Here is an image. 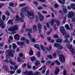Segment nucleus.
I'll list each match as a JSON object with an SVG mask.
<instances>
[{
    "label": "nucleus",
    "mask_w": 75,
    "mask_h": 75,
    "mask_svg": "<svg viewBox=\"0 0 75 75\" xmlns=\"http://www.w3.org/2000/svg\"><path fill=\"white\" fill-rule=\"evenodd\" d=\"M26 4H22L19 5V7H23V6H25Z\"/></svg>",
    "instance_id": "79ce46f5"
},
{
    "label": "nucleus",
    "mask_w": 75,
    "mask_h": 75,
    "mask_svg": "<svg viewBox=\"0 0 75 75\" xmlns=\"http://www.w3.org/2000/svg\"><path fill=\"white\" fill-rule=\"evenodd\" d=\"M17 73H18V74H20V73L21 72V70L18 69L17 70Z\"/></svg>",
    "instance_id": "69168bd1"
},
{
    "label": "nucleus",
    "mask_w": 75,
    "mask_h": 75,
    "mask_svg": "<svg viewBox=\"0 0 75 75\" xmlns=\"http://www.w3.org/2000/svg\"><path fill=\"white\" fill-rule=\"evenodd\" d=\"M37 26L38 27L39 33H40L41 32V29L42 28V25H41L40 23H39L38 24Z\"/></svg>",
    "instance_id": "ddd939ff"
},
{
    "label": "nucleus",
    "mask_w": 75,
    "mask_h": 75,
    "mask_svg": "<svg viewBox=\"0 0 75 75\" xmlns=\"http://www.w3.org/2000/svg\"><path fill=\"white\" fill-rule=\"evenodd\" d=\"M66 47L67 48L70 50V51L71 52H72V55H74L73 53L75 52V50L72 47V45L70 44H67L66 45Z\"/></svg>",
    "instance_id": "20e7f679"
},
{
    "label": "nucleus",
    "mask_w": 75,
    "mask_h": 75,
    "mask_svg": "<svg viewBox=\"0 0 75 75\" xmlns=\"http://www.w3.org/2000/svg\"><path fill=\"white\" fill-rule=\"evenodd\" d=\"M5 14H6V15L8 16H9L10 15V12H9L8 11H6L5 12Z\"/></svg>",
    "instance_id": "2f4dec72"
},
{
    "label": "nucleus",
    "mask_w": 75,
    "mask_h": 75,
    "mask_svg": "<svg viewBox=\"0 0 75 75\" xmlns=\"http://www.w3.org/2000/svg\"><path fill=\"white\" fill-rule=\"evenodd\" d=\"M53 37L55 38H59V37H58V35H54Z\"/></svg>",
    "instance_id": "c03bdc74"
},
{
    "label": "nucleus",
    "mask_w": 75,
    "mask_h": 75,
    "mask_svg": "<svg viewBox=\"0 0 75 75\" xmlns=\"http://www.w3.org/2000/svg\"><path fill=\"white\" fill-rule=\"evenodd\" d=\"M25 41L27 44H29L30 43V40L28 39H26Z\"/></svg>",
    "instance_id": "bf43d9fd"
},
{
    "label": "nucleus",
    "mask_w": 75,
    "mask_h": 75,
    "mask_svg": "<svg viewBox=\"0 0 75 75\" xmlns=\"http://www.w3.org/2000/svg\"><path fill=\"white\" fill-rule=\"evenodd\" d=\"M38 14L39 16V18H40V20L41 21H44V17L43 16H42L41 14H40V12H38Z\"/></svg>",
    "instance_id": "1a4fd4ad"
},
{
    "label": "nucleus",
    "mask_w": 75,
    "mask_h": 75,
    "mask_svg": "<svg viewBox=\"0 0 75 75\" xmlns=\"http://www.w3.org/2000/svg\"><path fill=\"white\" fill-rule=\"evenodd\" d=\"M33 3L36 6H38V2H37L35 1H33Z\"/></svg>",
    "instance_id": "72a5a7b5"
},
{
    "label": "nucleus",
    "mask_w": 75,
    "mask_h": 75,
    "mask_svg": "<svg viewBox=\"0 0 75 75\" xmlns=\"http://www.w3.org/2000/svg\"><path fill=\"white\" fill-rule=\"evenodd\" d=\"M63 13H64V14H67V11H68V10L67 9L64 8L63 9Z\"/></svg>",
    "instance_id": "c9c22d12"
},
{
    "label": "nucleus",
    "mask_w": 75,
    "mask_h": 75,
    "mask_svg": "<svg viewBox=\"0 0 75 75\" xmlns=\"http://www.w3.org/2000/svg\"><path fill=\"white\" fill-rule=\"evenodd\" d=\"M21 58L20 57H18V59H17L18 62H21Z\"/></svg>",
    "instance_id": "864d4df0"
},
{
    "label": "nucleus",
    "mask_w": 75,
    "mask_h": 75,
    "mask_svg": "<svg viewBox=\"0 0 75 75\" xmlns=\"http://www.w3.org/2000/svg\"><path fill=\"white\" fill-rule=\"evenodd\" d=\"M15 52V50H9L6 52L7 55L6 56V59H8L9 58L11 57L12 58L14 57V54Z\"/></svg>",
    "instance_id": "f257e3e1"
},
{
    "label": "nucleus",
    "mask_w": 75,
    "mask_h": 75,
    "mask_svg": "<svg viewBox=\"0 0 75 75\" xmlns=\"http://www.w3.org/2000/svg\"><path fill=\"white\" fill-rule=\"evenodd\" d=\"M58 1L59 3H61L62 4H63V5L65 4V2L64 1H62V0H58Z\"/></svg>",
    "instance_id": "c756f323"
},
{
    "label": "nucleus",
    "mask_w": 75,
    "mask_h": 75,
    "mask_svg": "<svg viewBox=\"0 0 75 75\" xmlns=\"http://www.w3.org/2000/svg\"><path fill=\"white\" fill-rule=\"evenodd\" d=\"M51 30H49V32H47V33H46L47 35H50V34H51Z\"/></svg>",
    "instance_id": "603ef678"
},
{
    "label": "nucleus",
    "mask_w": 75,
    "mask_h": 75,
    "mask_svg": "<svg viewBox=\"0 0 75 75\" xmlns=\"http://www.w3.org/2000/svg\"><path fill=\"white\" fill-rule=\"evenodd\" d=\"M9 6H11V7H12V6H14V4L13 3L10 2L9 3Z\"/></svg>",
    "instance_id": "052dcab7"
},
{
    "label": "nucleus",
    "mask_w": 75,
    "mask_h": 75,
    "mask_svg": "<svg viewBox=\"0 0 75 75\" xmlns=\"http://www.w3.org/2000/svg\"><path fill=\"white\" fill-rule=\"evenodd\" d=\"M60 32L61 33H62L63 35V36H65V37L64 38H69V35H67V33H66L65 31V30L64 29V27L61 26L60 27Z\"/></svg>",
    "instance_id": "f03ea898"
},
{
    "label": "nucleus",
    "mask_w": 75,
    "mask_h": 75,
    "mask_svg": "<svg viewBox=\"0 0 75 75\" xmlns=\"http://www.w3.org/2000/svg\"><path fill=\"white\" fill-rule=\"evenodd\" d=\"M60 71V70H59V68L57 67H56L55 71L54 72V73L55 75H58Z\"/></svg>",
    "instance_id": "f8f14e48"
},
{
    "label": "nucleus",
    "mask_w": 75,
    "mask_h": 75,
    "mask_svg": "<svg viewBox=\"0 0 75 75\" xmlns=\"http://www.w3.org/2000/svg\"><path fill=\"white\" fill-rule=\"evenodd\" d=\"M40 46L41 50L43 51V50H44V46L42 45L41 44L40 45Z\"/></svg>",
    "instance_id": "f704fd0d"
},
{
    "label": "nucleus",
    "mask_w": 75,
    "mask_h": 75,
    "mask_svg": "<svg viewBox=\"0 0 75 75\" xmlns=\"http://www.w3.org/2000/svg\"><path fill=\"white\" fill-rule=\"evenodd\" d=\"M17 44L19 45H20V48H22L23 47V45H24V42H17Z\"/></svg>",
    "instance_id": "9b49d317"
},
{
    "label": "nucleus",
    "mask_w": 75,
    "mask_h": 75,
    "mask_svg": "<svg viewBox=\"0 0 75 75\" xmlns=\"http://www.w3.org/2000/svg\"><path fill=\"white\" fill-rule=\"evenodd\" d=\"M65 23H66V17H64V19L63 20V23L65 24Z\"/></svg>",
    "instance_id": "e2e57ef3"
},
{
    "label": "nucleus",
    "mask_w": 75,
    "mask_h": 75,
    "mask_svg": "<svg viewBox=\"0 0 75 75\" xmlns=\"http://www.w3.org/2000/svg\"><path fill=\"white\" fill-rule=\"evenodd\" d=\"M28 74L29 75H38L40 74V72H36L34 74L33 72L30 71L28 72Z\"/></svg>",
    "instance_id": "9d476101"
},
{
    "label": "nucleus",
    "mask_w": 75,
    "mask_h": 75,
    "mask_svg": "<svg viewBox=\"0 0 75 75\" xmlns=\"http://www.w3.org/2000/svg\"><path fill=\"white\" fill-rule=\"evenodd\" d=\"M8 31H14L12 26H11L10 28H8Z\"/></svg>",
    "instance_id": "58836bf2"
},
{
    "label": "nucleus",
    "mask_w": 75,
    "mask_h": 75,
    "mask_svg": "<svg viewBox=\"0 0 75 75\" xmlns=\"http://www.w3.org/2000/svg\"><path fill=\"white\" fill-rule=\"evenodd\" d=\"M31 60L32 62H34V60L36 59V58L34 56H33L30 57Z\"/></svg>",
    "instance_id": "4be33fe9"
},
{
    "label": "nucleus",
    "mask_w": 75,
    "mask_h": 75,
    "mask_svg": "<svg viewBox=\"0 0 75 75\" xmlns=\"http://www.w3.org/2000/svg\"><path fill=\"white\" fill-rule=\"evenodd\" d=\"M6 24H4V22L1 21V18L0 17V26L2 28H4Z\"/></svg>",
    "instance_id": "6e6552de"
},
{
    "label": "nucleus",
    "mask_w": 75,
    "mask_h": 75,
    "mask_svg": "<svg viewBox=\"0 0 75 75\" xmlns=\"http://www.w3.org/2000/svg\"><path fill=\"white\" fill-rule=\"evenodd\" d=\"M72 21L73 22H75V18H73L71 19Z\"/></svg>",
    "instance_id": "774afa93"
},
{
    "label": "nucleus",
    "mask_w": 75,
    "mask_h": 75,
    "mask_svg": "<svg viewBox=\"0 0 75 75\" xmlns=\"http://www.w3.org/2000/svg\"><path fill=\"white\" fill-rule=\"evenodd\" d=\"M8 9H9V10H10V11H11L12 13H15V11H14L13 9H12L11 7H8Z\"/></svg>",
    "instance_id": "aec40b11"
},
{
    "label": "nucleus",
    "mask_w": 75,
    "mask_h": 75,
    "mask_svg": "<svg viewBox=\"0 0 75 75\" xmlns=\"http://www.w3.org/2000/svg\"><path fill=\"white\" fill-rule=\"evenodd\" d=\"M19 55L20 57H22V58H25V57L24 56V55H23V54L21 53H20L19 54Z\"/></svg>",
    "instance_id": "4c0bfd02"
},
{
    "label": "nucleus",
    "mask_w": 75,
    "mask_h": 75,
    "mask_svg": "<svg viewBox=\"0 0 75 75\" xmlns=\"http://www.w3.org/2000/svg\"><path fill=\"white\" fill-rule=\"evenodd\" d=\"M33 29L34 31H35V32L37 31V26H36V25H34L33 26Z\"/></svg>",
    "instance_id": "a211bd4d"
},
{
    "label": "nucleus",
    "mask_w": 75,
    "mask_h": 75,
    "mask_svg": "<svg viewBox=\"0 0 75 75\" xmlns=\"http://www.w3.org/2000/svg\"><path fill=\"white\" fill-rule=\"evenodd\" d=\"M13 48L14 50H15L16 48H17V45H16V44L14 43L12 44Z\"/></svg>",
    "instance_id": "cd10ccee"
},
{
    "label": "nucleus",
    "mask_w": 75,
    "mask_h": 75,
    "mask_svg": "<svg viewBox=\"0 0 75 75\" xmlns=\"http://www.w3.org/2000/svg\"><path fill=\"white\" fill-rule=\"evenodd\" d=\"M14 38L16 40H19L20 38L19 35L18 34H16L14 36Z\"/></svg>",
    "instance_id": "4468645a"
},
{
    "label": "nucleus",
    "mask_w": 75,
    "mask_h": 75,
    "mask_svg": "<svg viewBox=\"0 0 75 75\" xmlns=\"http://www.w3.org/2000/svg\"><path fill=\"white\" fill-rule=\"evenodd\" d=\"M23 18H20L19 16L18 15H16L15 16V20L16 21H20L21 23H23L24 22V20H23Z\"/></svg>",
    "instance_id": "423d86ee"
},
{
    "label": "nucleus",
    "mask_w": 75,
    "mask_h": 75,
    "mask_svg": "<svg viewBox=\"0 0 75 75\" xmlns=\"http://www.w3.org/2000/svg\"><path fill=\"white\" fill-rule=\"evenodd\" d=\"M35 66H38L39 64H40V61L39 60H36L35 63Z\"/></svg>",
    "instance_id": "2eb2a0df"
},
{
    "label": "nucleus",
    "mask_w": 75,
    "mask_h": 75,
    "mask_svg": "<svg viewBox=\"0 0 75 75\" xmlns=\"http://www.w3.org/2000/svg\"><path fill=\"white\" fill-rule=\"evenodd\" d=\"M27 67L29 69H31V66L29 64H28Z\"/></svg>",
    "instance_id": "338daca9"
},
{
    "label": "nucleus",
    "mask_w": 75,
    "mask_h": 75,
    "mask_svg": "<svg viewBox=\"0 0 75 75\" xmlns=\"http://www.w3.org/2000/svg\"><path fill=\"white\" fill-rule=\"evenodd\" d=\"M4 62H5L6 63H8L9 61L7 59H4L3 61Z\"/></svg>",
    "instance_id": "6e6d98bb"
},
{
    "label": "nucleus",
    "mask_w": 75,
    "mask_h": 75,
    "mask_svg": "<svg viewBox=\"0 0 75 75\" xmlns=\"http://www.w3.org/2000/svg\"><path fill=\"white\" fill-rule=\"evenodd\" d=\"M64 42H68V43H70V41L68 40V39L67 38L65 39Z\"/></svg>",
    "instance_id": "a19ab883"
},
{
    "label": "nucleus",
    "mask_w": 75,
    "mask_h": 75,
    "mask_svg": "<svg viewBox=\"0 0 75 75\" xmlns=\"http://www.w3.org/2000/svg\"><path fill=\"white\" fill-rule=\"evenodd\" d=\"M74 16H75V13L74 12L70 11L68 14V16L69 18H72Z\"/></svg>",
    "instance_id": "0eeeda50"
},
{
    "label": "nucleus",
    "mask_w": 75,
    "mask_h": 75,
    "mask_svg": "<svg viewBox=\"0 0 75 75\" xmlns=\"http://www.w3.org/2000/svg\"><path fill=\"white\" fill-rule=\"evenodd\" d=\"M20 14L21 17L23 18H25V16H24V13H22V12H20Z\"/></svg>",
    "instance_id": "393cba45"
},
{
    "label": "nucleus",
    "mask_w": 75,
    "mask_h": 75,
    "mask_svg": "<svg viewBox=\"0 0 75 75\" xmlns=\"http://www.w3.org/2000/svg\"><path fill=\"white\" fill-rule=\"evenodd\" d=\"M29 54L30 55H33V51L31 49L30 50V52H29Z\"/></svg>",
    "instance_id": "7c9ffc66"
},
{
    "label": "nucleus",
    "mask_w": 75,
    "mask_h": 75,
    "mask_svg": "<svg viewBox=\"0 0 75 75\" xmlns=\"http://www.w3.org/2000/svg\"><path fill=\"white\" fill-rule=\"evenodd\" d=\"M34 47L35 48H37L39 50H40V47H39V45L38 44H35L34 45Z\"/></svg>",
    "instance_id": "5701e85b"
},
{
    "label": "nucleus",
    "mask_w": 75,
    "mask_h": 75,
    "mask_svg": "<svg viewBox=\"0 0 75 75\" xmlns=\"http://www.w3.org/2000/svg\"><path fill=\"white\" fill-rule=\"evenodd\" d=\"M47 69V68L45 67V66H44L43 67V70L42 71V74H45V71Z\"/></svg>",
    "instance_id": "412c9836"
},
{
    "label": "nucleus",
    "mask_w": 75,
    "mask_h": 75,
    "mask_svg": "<svg viewBox=\"0 0 75 75\" xmlns=\"http://www.w3.org/2000/svg\"><path fill=\"white\" fill-rule=\"evenodd\" d=\"M56 42H57L58 43H60V42H62V39L59 38L58 39H57L56 40Z\"/></svg>",
    "instance_id": "b1692460"
},
{
    "label": "nucleus",
    "mask_w": 75,
    "mask_h": 75,
    "mask_svg": "<svg viewBox=\"0 0 75 75\" xmlns=\"http://www.w3.org/2000/svg\"><path fill=\"white\" fill-rule=\"evenodd\" d=\"M21 41H25V40H26V39H25V38L24 37H22L21 38Z\"/></svg>",
    "instance_id": "8fccbe9b"
},
{
    "label": "nucleus",
    "mask_w": 75,
    "mask_h": 75,
    "mask_svg": "<svg viewBox=\"0 0 75 75\" xmlns=\"http://www.w3.org/2000/svg\"><path fill=\"white\" fill-rule=\"evenodd\" d=\"M2 19L4 21L6 19V16L4 15L2 16Z\"/></svg>",
    "instance_id": "680f3d73"
},
{
    "label": "nucleus",
    "mask_w": 75,
    "mask_h": 75,
    "mask_svg": "<svg viewBox=\"0 0 75 75\" xmlns=\"http://www.w3.org/2000/svg\"><path fill=\"white\" fill-rule=\"evenodd\" d=\"M58 48L59 50H62L63 49V46L62 45H59Z\"/></svg>",
    "instance_id": "bb28decb"
},
{
    "label": "nucleus",
    "mask_w": 75,
    "mask_h": 75,
    "mask_svg": "<svg viewBox=\"0 0 75 75\" xmlns=\"http://www.w3.org/2000/svg\"><path fill=\"white\" fill-rule=\"evenodd\" d=\"M12 27L13 31H16V30H17V29H18V26L16 25H14L13 27Z\"/></svg>",
    "instance_id": "6ab92c4d"
},
{
    "label": "nucleus",
    "mask_w": 75,
    "mask_h": 75,
    "mask_svg": "<svg viewBox=\"0 0 75 75\" xmlns=\"http://www.w3.org/2000/svg\"><path fill=\"white\" fill-rule=\"evenodd\" d=\"M5 71H6V72H9V71L7 69V66H6L5 67Z\"/></svg>",
    "instance_id": "49530a36"
},
{
    "label": "nucleus",
    "mask_w": 75,
    "mask_h": 75,
    "mask_svg": "<svg viewBox=\"0 0 75 75\" xmlns=\"http://www.w3.org/2000/svg\"><path fill=\"white\" fill-rule=\"evenodd\" d=\"M10 73H11V74L13 75V74H14V73H15V71H13L11 70L10 71Z\"/></svg>",
    "instance_id": "0e129e2a"
},
{
    "label": "nucleus",
    "mask_w": 75,
    "mask_h": 75,
    "mask_svg": "<svg viewBox=\"0 0 75 75\" xmlns=\"http://www.w3.org/2000/svg\"><path fill=\"white\" fill-rule=\"evenodd\" d=\"M36 54L37 57H40V56H41V55L40 54V52L38 51L37 52Z\"/></svg>",
    "instance_id": "e433bc0d"
},
{
    "label": "nucleus",
    "mask_w": 75,
    "mask_h": 75,
    "mask_svg": "<svg viewBox=\"0 0 75 75\" xmlns=\"http://www.w3.org/2000/svg\"><path fill=\"white\" fill-rule=\"evenodd\" d=\"M60 24V23H59V21H58V20H57L56 21V24L57 26H59V24Z\"/></svg>",
    "instance_id": "37998d69"
},
{
    "label": "nucleus",
    "mask_w": 75,
    "mask_h": 75,
    "mask_svg": "<svg viewBox=\"0 0 75 75\" xmlns=\"http://www.w3.org/2000/svg\"><path fill=\"white\" fill-rule=\"evenodd\" d=\"M55 62L57 64V65H60V62H59L57 60H56Z\"/></svg>",
    "instance_id": "3c124183"
},
{
    "label": "nucleus",
    "mask_w": 75,
    "mask_h": 75,
    "mask_svg": "<svg viewBox=\"0 0 75 75\" xmlns=\"http://www.w3.org/2000/svg\"><path fill=\"white\" fill-rule=\"evenodd\" d=\"M28 35L29 37V38H30V40H31V38H32V36H31V35L30 33H28Z\"/></svg>",
    "instance_id": "ea45409f"
},
{
    "label": "nucleus",
    "mask_w": 75,
    "mask_h": 75,
    "mask_svg": "<svg viewBox=\"0 0 75 75\" xmlns=\"http://www.w3.org/2000/svg\"><path fill=\"white\" fill-rule=\"evenodd\" d=\"M65 27L66 28H67V30H70V28H69V26L68 24H67L65 25Z\"/></svg>",
    "instance_id": "473e14b6"
},
{
    "label": "nucleus",
    "mask_w": 75,
    "mask_h": 75,
    "mask_svg": "<svg viewBox=\"0 0 75 75\" xmlns=\"http://www.w3.org/2000/svg\"><path fill=\"white\" fill-rule=\"evenodd\" d=\"M15 18H13L12 20L10 19V20H9L8 21V23L9 24H11V25H13V23H12L13 20H14Z\"/></svg>",
    "instance_id": "f3484780"
},
{
    "label": "nucleus",
    "mask_w": 75,
    "mask_h": 75,
    "mask_svg": "<svg viewBox=\"0 0 75 75\" xmlns=\"http://www.w3.org/2000/svg\"><path fill=\"white\" fill-rule=\"evenodd\" d=\"M59 60L63 63H64L65 61V57L62 54H61L59 56Z\"/></svg>",
    "instance_id": "39448f33"
},
{
    "label": "nucleus",
    "mask_w": 75,
    "mask_h": 75,
    "mask_svg": "<svg viewBox=\"0 0 75 75\" xmlns=\"http://www.w3.org/2000/svg\"><path fill=\"white\" fill-rule=\"evenodd\" d=\"M71 7L73 8V9H74L75 10V4H72L71 5Z\"/></svg>",
    "instance_id": "a878e982"
},
{
    "label": "nucleus",
    "mask_w": 75,
    "mask_h": 75,
    "mask_svg": "<svg viewBox=\"0 0 75 75\" xmlns=\"http://www.w3.org/2000/svg\"><path fill=\"white\" fill-rule=\"evenodd\" d=\"M57 57V53H54L53 54V58H55Z\"/></svg>",
    "instance_id": "09e8293b"
},
{
    "label": "nucleus",
    "mask_w": 75,
    "mask_h": 75,
    "mask_svg": "<svg viewBox=\"0 0 75 75\" xmlns=\"http://www.w3.org/2000/svg\"><path fill=\"white\" fill-rule=\"evenodd\" d=\"M59 45V44L58 43H54V46L55 47H58Z\"/></svg>",
    "instance_id": "a18cd8bd"
},
{
    "label": "nucleus",
    "mask_w": 75,
    "mask_h": 75,
    "mask_svg": "<svg viewBox=\"0 0 75 75\" xmlns=\"http://www.w3.org/2000/svg\"><path fill=\"white\" fill-rule=\"evenodd\" d=\"M48 57L50 59H52V56L51 55H49L48 56Z\"/></svg>",
    "instance_id": "5fc2aeb1"
},
{
    "label": "nucleus",
    "mask_w": 75,
    "mask_h": 75,
    "mask_svg": "<svg viewBox=\"0 0 75 75\" xmlns=\"http://www.w3.org/2000/svg\"><path fill=\"white\" fill-rule=\"evenodd\" d=\"M18 66L15 65L14 67V70H16L18 68Z\"/></svg>",
    "instance_id": "13d9d810"
},
{
    "label": "nucleus",
    "mask_w": 75,
    "mask_h": 75,
    "mask_svg": "<svg viewBox=\"0 0 75 75\" xmlns=\"http://www.w3.org/2000/svg\"><path fill=\"white\" fill-rule=\"evenodd\" d=\"M9 62L11 65H15L16 64V63H14L13 62V61H12V60L10 59L9 60Z\"/></svg>",
    "instance_id": "c85d7f7f"
},
{
    "label": "nucleus",
    "mask_w": 75,
    "mask_h": 75,
    "mask_svg": "<svg viewBox=\"0 0 75 75\" xmlns=\"http://www.w3.org/2000/svg\"><path fill=\"white\" fill-rule=\"evenodd\" d=\"M26 11L25 10V9L24 8H23L22 10L21 11V12H22V13H25V12Z\"/></svg>",
    "instance_id": "4d7b16f0"
},
{
    "label": "nucleus",
    "mask_w": 75,
    "mask_h": 75,
    "mask_svg": "<svg viewBox=\"0 0 75 75\" xmlns=\"http://www.w3.org/2000/svg\"><path fill=\"white\" fill-rule=\"evenodd\" d=\"M27 13L26 14V16L28 17L30 19H34L35 18L34 12L30 11H27Z\"/></svg>",
    "instance_id": "7ed1b4c3"
},
{
    "label": "nucleus",
    "mask_w": 75,
    "mask_h": 75,
    "mask_svg": "<svg viewBox=\"0 0 75 75\" xmlns=\"http://www.w3.org/2000/svg\"><path fill=\"white\" fill-rule=\"evenodd\" d=\"M63 75H67V71L66 70H64L63 71Z\"/></svg>",
    "instance_id": "de8ad7c7"
},
{
    "label": "nucleus",
    "mask_w": 75,
    "mask_h": 75,
    "mask_svg": "<svg viewBox=\"0 0 75 75\" xmlns=\"http://www.w3.org/2000/svg\"><path fill=\"white\" fill-rule=\"evenodd\" d=\"M56 19H52L51 21H50V22L51 23V25H54V21H56Z\"/></svg>",
    "instance_id": "dca6fc26"
}]
</instances>
